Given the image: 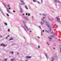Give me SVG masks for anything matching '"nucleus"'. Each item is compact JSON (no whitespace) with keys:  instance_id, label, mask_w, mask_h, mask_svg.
<instances>
[{"instance_id":"f257e3e1","label":"nucleus","mask_w":61,"mask_h":61,"mask_svg":"<svg viewBox=\"0 0 61 61\" xmlns=\"http://www.w3.org/2000/svg\"><path fill=\"white\" fill-rule=\"evenodd\" d=\"M23 23L24 25L23 26H24V27H25L26 29H27V30H28V28L27 27V26H26V25L25 24H26V22L25 21H23Z\"/></svg>"},{"instance_id":"f03ea898","label":"nucleus","mask_w":61,"mask_h":61,"mask_svg":"<svg viewBox=\"0 0 61 61\" xmlns=\"http://www.w3.org/2000/svg\"><path fill=\"white\" fill-rule=\"evenodd\" d=\"M41 20L42 21H41V25H43L44 24V23H46V22L45 21H44V19H42Z\"/></svg>"},{"instance_id":"7ed1b4c3","label":"nucleus","mask_w":61,"mask_h":61,"mask_svg":"<svg viewBox=\"0 0 61 61\" xmlns=\"http://www.w3.org/2000/svg\"><path fill=\"white\" fill-rule=\"evenodd\" d=\"M20 1L21 3L20 4L21 5H25V3L24 2V1H23V0H20Z\"/></svg>"},{"instance_id":"20e7f679","label":"nucleus","mask_w":61,"mask_h":61,"mask_svg":"<svg viewBox=\"0 0 61 61\" xmlns=\"http://www.w3.org/2000/svg\"><path fill=\"white\" fill-rule=\"evenodd\" d=\"M56 19L57 22H58V23L60 22V21L59 19H58V17H56Z\"/></svg>"},{"instance_id":"39448f33","label":"nucleus","mask_w":61,"mask_h":61,"mask_svg":"<svg viewBox=\"0 0 61 61\" xmlns=\"http://www.w3.org/2000/svg\"><path fill=\"white\" fill-rule=\"evenodd\" d=\"M20 7V12L21 13H23V10Z\"/></svg>"},{"instance_id":"423d86ee","label":"nucleus","mask_w":61,"mask_h":61,"mask_svg":"<svg viewBox=\"0 0 61 61\" xmlns=\"http://www.w3.org/2000/svg\"><path fill=\"white\" fill-rule=\"evenodd\" d=\"M46 25L48 27H50V25L49 24V23H48L47 22V24H46Z\"/></svg>"},{"instance_id":"0eeeda50","label":"nucleus","mask_w":61,"mask_h":61,"mask_svg":"<svg viewBox=\"0 0 61 61\" xmlns=\"http://www.w3.org/2000/svg\"><path fill=\"white\" fill-rule=\"evenodd\" d=\"M1 46H5L6 45L4 44L3 43H2L1 44Z\"/></svg>"},{"instance_id":"6e6552de","label":"nucleus","mask_w":61,"mask_h":61,"mask_svg":"<svg viewBox=\"0 0 61 61\" xmlns=\"http://www.w3.org/2000/svg\"><path fill=\"white\" fill-rule=\"evenodd\" d=\"M26 57V59H27L28 58H31V56H27Z\"/></svg>"},{"instance_id":"1a4fd4ad","label":"nucleus","mask_w":61,"mask_h":61,"mask_svg":"<svg viewBox=\"0 0 61 61\" xmlns=\"http://www.w3.org/2000/svg\"><path fill=\"white\" fill-rule=\"evenodd\" d=\"M48 38L50 39L49 41H51V37H48Z\"/></svg>"},{"instance_id":"9d476101","label":"nucleus","mask_w":61,"mask_h":61,"mask_svg":"<svg viewBox=\"0 0 61 61\" xmlns=\"http://www.w3.org/2000/svg\"><path fill=\"white\" fill-rule=\"evenodd\" d=\"M55 58L56 59V60H57V56L56 55H55Z\"/></svg>"},{"instance_id":"9b49d317","label":"nucleus","mask_w":61,"mask_h":61,"mask_svg":"<svg viewBox=\"0 0 61 61\" xmlns=\"http://www.w3.org/2000/svg\"><path fill=\"white\" fill-rule=\"evenodd\" d=\"M7 10L8 12L9 13H10V10H8V9H7Z\"/></svg>"},{"instance_id":"f8f14e48","label":"nucleus","mask_w":61,"mask_h":61,"mask_svg":"<svg viewBox=\"0 0 61 61\" xmlns=\"http://www.w3.org/2000/svg\"><path fill=\"white\" fill-rule=\"evenodd\" d=\"M0 11L1 12V13H2V14H3V15H4V13H3V12H2V10L1 9H0Z\"/></svg>"},{"instance_id":"ddd939ff","label":"nucleus","mask_w":61,"mask_h":61,"mask_svg":"<svg viewBox=\"0 0 61 61\" xmlns=\"http://www.w3.org/2000/svg\"><path fill=\"white\" fill-rule=\"evenodd\" d=\"M56 2H57V3H60V4H61L60 2L59 1V0H57V1Z\"/></svg>"},{"instance_id":"4468645a","label":"nucleus","mask_w":61,"mask_h":61,"mask_svg":"<svg viewBox=\"0 0 61 61\" xmlns=\"http://www.w3.org/2000/svg\"><path fill=\"white\" fill-rule=\"evenodd\" d=\"M45 31L46 33H49V32L48 31V30H45Z\"/></svg>"},{"instance_id":"2eb2a0df","label":"nucleus","mask_w":61,"mask_h":61,"mask_svg":"<svg viewBox=\"0 0 61 61\" xmlns=\"http://www.w3.org/2000/svg\"><path fill=\"white\" fill-rule=\"evenodd\" d=\"M52 59L51 61H53V60H54V58L53 57H52Z\"/></svg>"},{"instance_id":"dca6fc26","label":"nucleus","mask_w":61,"mask_h":61,"mask_svg":"<svg viewBox=\"0 0 61 61\" xmlns=\"http://www.w3.org/2000/svg\"><path fill=\"white\" fill-rule=\"evenodd\" d=\"M4 24L5 25H7V23L6 22H5Z\"/></svg>"},{"instance_id":"f3484780","label":"nucleus","mask_w":61,"mask_h":61,"mask_svg":"<svg viewBox=\"0 0 61 61\" xmlns=\"http://www.w3.org/2000/svg\"><path fill=\"white\" fill-rule=\"evenodd\" d=\"M25 8L26 9H28V8H27V6H25Z\"/></svg>"},{"instance_id":"a211bd4d","label":"nucleus","mask_w":61,"mask_h":61,"mask_svg":"<svg viewBox=\"0 0 61 61\" xmlns=\"http://www.w3.org/2000/svg\"><path fill=\"white\" fill-rule=\"evenodd\" d=\"M45 55L46 56V58H47V54H45Z\"/></svg>"},{"instance_id":"6ab92c4d","label":"nucleus","mask_w":61,"mask_h":61,"mask_svg":"<svg viewBox=\"0 0 61 61\" xmlns=\"http://www.w3.org/2000/svg\"><path fill=\"white\" fill-rule=\"evenodd\" d=\"M42 15H43L44 16H46V15L45 14H42Z\"/></svg>"},{"instance_id":"aec40b11","label":"nucleus","mask_w":61,"mask_h":61,"mask_svg":"<svg viewBox=\"0 0 61 61\" xmlns=\"http://www.w3.org/2000/svg\"><path fill=\"white\" fill-rule=\"evenodd\" d=\"M13 38H10V39L9 40H10H10H13Z\"/></svg>"},{"instance_id":"412c9836","label":"nucleus","mask_w":61,"mask_h":61,"mask_svg":"<svg viewBox=\"0 0 61 61\" xmlns=\"http://www.w3.org/2000/svg\"><path fill=\"white\" fill-rule=\"evenodd\" d=\"M57 0H54V2H55V3H56V2L57 1Z\"/></svg>"},{"instance_id":"4be33fe9","label":"nucleus","mask_w":61,"mask_h":61,"mask_svg":"<svg viewBox=\"0 0 61 61\" xmlns=\"http://www.w3.org/2000/svg\"><path fill=\"white\" fill-rule=\"evenodd\" d=\"M37 3H38L39 4H40V2H39V1H37Z\"/></svg>"},{"instance_id":"5701e85b","label":"nucleus","mask_w":61,"mask_h":61,"mask_svg":"<svg viewBox=\"0 0 61 61\" xmlns=\"http://www.w3.org/2000/svg\"><path fill=\"white\" fill-rule=\"evenodd\" d=\"M47 45H49V44H50V43H49V42H47Z\"/></svg>"},{"instance_id":"b1692460","label":"nucleus","mask_w":61,"mask_h":61,"mask_svg":"<svg viewBox=\"0 0 61 61\" xmlns=\"http://www.w3.org/2000/svg\"><path fill=\"white\" fill-rule=\"evenodd\" d=\"M42 35H43V33H42V32H41V36H42Z\"/></svg>"},{"instance_id":"393cba45","label":"nucleus","mask_w":61,"mask_h":61,"mask_svg":"<svg viewBox=\"0 0 61 61\" xmlns=\"http://www.w3.org/2000/svg\"><path fill=\"white\" fill-rule=\"evenodd\" d=\"M13 60H14V59H11V61H13Z\"/></svg>"},{"instance_id":"a878e982","label":"nucleus","mask_w":61,"mask_h":61,"mask_svg":"<svg viewBox=\"0 0 61 61\" xmlns=\"http://www.w3.org/2000/svg\"><path fill=\"white\" fill-rule=\"evenodd\" d=\"M28 16H30V14L29 13L28 14Z\"/></svg>"},{"instance_id":"bb28decb","label":"nucleus","mask_w":61,"mask_h":61,"mask_svg":"<svg viewBox=\"0 0 61 61\" xmlns=\"http://www.w3.org/2000/svg\"><path fill=\"white\" fill-rule=\"evenodd\" d=\"M33 2H36V0H33Z\"/></svg>"},{"instance_id":"cd10ccee","label":"nucleus","mask_w":61,"mask_h":61,"mask_svg":"<svg viewBox=\"0 0 61 61\" xmlns=\"http://www.w3.org/2000/svg\"><path fill=\"white\" fill-rule=\"evenodd\" d=\"M7 16H9V15L8 14H7Z\"/></svg>"},{"instance_id":"c85d7f7f","label":"nucleus","mask_w":61,"mask_h":61,"mask_svg":"<svg viewBox=\"0 0 61 61\" xmlns=\"http://www.w3.org/2000/svg\"><path fill=\"white\" fill-rule=\"evenodd\" d=\"M49 31H51V28H50V30H49Z\"/></svg>"},{"instance_id":"c756f323","label":"nucleus","mask_w":61,"mask_h":61,"mask_svg":"<svg viewBox=\"0 0 61 61\" xmlns=\"http://www.w3.org/2000/svg\"><path fill=\"white\" fill-rule=\"evenodd\" d=\"M8 32H9V31H10V29H8Z\"/></svg>"},{"instance_id":"7c9ffc66","label":"nucleus","mask_w":61,"mask_h":61,"mask_svg":"<svg viewBox=\"0 0 61 61\" xmlns=\"http://www.w3.org/2000/svg\"><path fill=\"white\" fill-rule=\"evenodd\" d=\"M23 28H24V29L26 31H27L26 30V29H25V28L23 27Z\"/></svg>"},{"instance_id":"2f4dec72","label":"nucleus","mask_w":61,"mask_h":61,"mask_svg":"<svg viewBox=\"0 0 61 61\" xmlns=\"http://www.w3.org/2000/svg\"><path fill=\"white\" fill-rule=\"evenodd\" d=\"M8 6L9 7H10V5H8Z\"/></svg>"},{"instance_id":"473e14b6","label":"nucleus","mask_w":61,"mask_h":61,"mask_svg":"<svg viewBox=\"0 0 61 61\" xmlns=\"http://www.w3.org/2000/svg\"><path fill=\"white\" fill-rule=\"evenodd\" d=\"M49 19L50 20H52L51 19Z\"/></svg>"},{"instance_id":"72a5a7b5","label":"nucleus","mask_w":61,"mask_h":61,"mask_svg":"<svg viewBox=\"0 0 61 61\" xmlns=\"http://www.w3.org/2000/svg\"><path fill=\"white\" fill-rule=\"evenodd\" d=\"M39 28H40V29H41V27L40 26H39Z\"/></svg>"},{"instance_id":"f704fd0d","label":"nucleus","mask_w":61,"mask_h":61,"mask_svg":"<svg viewBox=\"0 0 61 61\" xmlns=\"http://www.w3.org/2000/svg\"><path fill=\"white\" fill-rule=\"evenodd\" d=\"M13 53H14V52H11V54H13Z\"/></svg>"},{"instance_id":"c9c22d12","label":"nucleus","mask_w":61,"mask_h":61,"mask_svg":"<svg viewBox=\"0 0 61 61\" xmlns=\"http://www.w3.org/2000/svg\"><path fill=\"white\" fill-rule=\"evenodd\" d=\"M7 60V59H5V61H6Z\"/></svg>"},{"instance_id":"e433bc0d","label":"nucleus","mask_w":61,"mask_h":61,"mask_svg":"<svg viewBox=\"0 0 61 61\" xmlns=\"http://www.w3.org/2000/svg\"><path fill=\"white\" fill-rule=\"evenodd\" d=\"M26 15H27V13H26Z\"/></svg>"},{"instance_id":"4c0bfd02","label":"nucleus","mask_w":61,"mask_h":61,"mask_svg":"<svg viewBox=\"0 0 61 61\" xmlns=\"http://www.w3.org/2000/svg\"><path fill=\"white\" fill-rule=\"evenodd\" d=\"M4 5L5 7H6V6H5V5L4 4Z\"/></svg>"},{"instance_id":"58836bf2","label":"nucleus","mask_w":61,"mask_h":61,"mask_svg":"<svg viewBox=\"0 0 61 61\" xmlns=\"http://www.w3.org/2000/svg\"><path fill=\"white\" fill-rule=\"evenodd\" d=\"M51 34H53V31H52L51 32Z\"/></svg>"},{"instance_id":"ea45409f","label":"nucleus","mask_w":61,"mask_h":61,"mask_svg":"<svg viewBox=\"0 0 61 61\" xmlns=\"http://www.w3.org/2000/svg\"><path fill=\"white\" fill-rule=\"evenodd\" d=\"M41 1L42 3H43V1H42V0H41Z\"/></svg>"},{"instance_id":"a19ab883","label":"nucleus","mask_w":61,"mask_h":61,"mask_svg":"<svg viewBox=\"0 0 61 61\" xmlns=\"http://www.w3.org/2000/svg\"><path fill=\"white\" fill-rule=\"evenodd\" d=\"M9 10H10V9H11V8H9Z\"/></svg>"},{"instance_id":"79ce46f5","label":"nucleus","mask_w":61,"mask_h":61,"mask_svg":"<svg viewBox=\"0 0 61 61\" xmlns=\"http://www.w3.org/2000/svg\"><path fill=\"white\" fill-rule=\"evenodd\" d=\"M13 12H14V13H15V11L14 10H13Z\"/></svg>"},{"instance_id":"37998d69","label":"nucleus","mask_w":61,"mask_h":61,"mask_svg":"<svg viewBox=\"0 0 61 61\" xmlns=\"http://www.w3.org/2000/svg\"><path fill=\"white\" fill-rule=\"evenodd\" d=\"M22 15H25V14L23 13V14Z\"/></svg>"},{"instance_id":"c03bdc74","label":"nucleus","mask_w":61,"mask_h":61,"mask_svg":"<svg viewBox=\"0 0 61 61\" xmlns=\"http://www.w3.org/2000/svg\"><path fill=\"white\" fill-rule=\"evenodd\" d=\"M43 32H44V30H42Z\"/></svg>"},{"instance_id":"a18cd8bd","label":"nucleus","mask_w":61,"mask_h":61,"mask_svg":"<svg viewBox=\"0 0 61 61\" xmlns=\"http://www.w3.org/2000/svg\"><path fill=\"white\" fill-rule=\"evenodd\" d=\"M32 19H33V16H32Z\"/></svg>"},{"instance_id":"49530a36","label":"nucleus","mask_w":61,"mask_h":61,"mask_svg":"<svg viewBox=\"0 0 61 61\" xmlns=\"http://www.w3.org/2000/svg\"><path fill=\"white\" fill-rule=\"evenodd\" d=\"M51 37H53V36H51Z\"/></svg>"},{"instance_id":"de8ad7c7","label":"nucleus","mask_w":61,"mask_h":61,"mask_svg":"<svg viewBox=\"0 0 61 61\" xmlns=\"http://www.w3.org/2000/svg\"><path fill=\"white\" fill-rule=\"evenodd\" d=\"M43 19H45V18L44 17H43Z\"/></svg>"},{"instance_id":"09e8293b","label":"nucleus","mask_w":61,"mask_h":61,"mask_svg":"<svg viewBox=\"0 0 61 61\" xmlns=\"http://www.w3.org/2000/svg\"><path fill=\"white\" fill-rule=\"evenodd\" d=\"M38 47L39 48H40V47H39V46H38Z\"/></svg>"},{"instance_id":"8fccbe9b","label":"nucleus","mask_w":61,"mask_h":61,"mask_svg":"<svg viewBox=\"0 0 61 61\" xmlns=\"http://www.w3.org/2000/svg\"><path fill=\"white\" fill-rule=\"evenodd\" d=\"M8 36V37H9V35H8V36Z\"/></svg>"},{"instance_id":"3c124183","label":"nucleus","mask_w":61,"mask_h":61,"mask_svg":"<svg viewBox=\"0 0 61 61\" xmlns=\"http://www.w3.org/2000/svg\"><path fill=\"white\" fill-rule=\"evenodd\" d=\"M25 61H27V60H25Z\"/></svg>"},{"instance_id":"603ef678","label":"nucleus","mask_w":61,"mask_h":61,"mask_svg":"<svg viewBox=\"0 0 61 61\" xmlns=\"http://www.w3.org/2000/svg\"><path fill=\"white\" fill-rule=\"evenodd\" d=\"M38 37V38H40L39 37Z\"/></svg>"},{"instance_id":"864d4df0","label":"nucleus","mask_w":61,"mask_h":61,"mask_svg":"<svg viewBox=\"0 0 61 61\" xmlns=\"http://www.w3.org/2000/svg\"><path fill=\"white\" fill-rule=\"evenodd\" d=\"M6 39H7V37H6Z\"/></svg>"},{"instance_id":"5fc2aeb1","label":"nucleus","mask_w":61,"mask_h":61,"mask_svg":"<svg viewBox=\"0 0 61 61\" xmlns=\"http://www.w3.org/2000/svg\"><path fill=\"white\" fill-rule=\"evenodd\" d=\"M17 54L18 55V54H19V53H17Z\"/></svg>"},{"instance_id":"6e6d98bb","label":"nucleus","mask_w":61,"mask_h":61,"mask_svg":"<svg viewBox=\"0 0 61 61\" xmlns=\"http://www.w3.org/2000/svg\"><path fill=\"white\" fill-rule=\"evenodd\" d=\"M53 49H55V48L54 47H53Z\"/></svg>"},{"instance_id":"4d7b16f0","label":"nucleus","mask_w":61,"mask_h":61,"mask_svg":"<svg viewBox=\"0 0 61 61\" xmlns=\"http://www.w3.org/2000/svg\"><path fill=\"white\" fill-rule=\"evenodd\" d=\"M55 5H56H56H56V4H55Z\"/></svg>"},{"instance_id":"13d9d810","label":"nucleus","mask_w":61,"mask_h":61,"mask_svg":"<svg viewBox=\"0 0 61 61\" xmlns=\"http://www.w3.org/2000/svg\"><path fill=\"white\" fill-rule=\"evenodd\" d=\"M32 32V31H30V32Z\"/></svg>"},{"instance_id":"bf43d9fd","label":"nucleus","mask_w":61,"mask_h":61,"mask_svg":"<svg viewBox=\"0 0 61 61\" xmlns=\"http://www.w3.org/2000/svg\"><path fill=\"white\" fill-rule=\"evenodd\" d=\"M40 15H41V14H40Z\"/></svg>"},{"instance_id":"052dcab7","label":"nucleus","mask_w":61,"mask_h":61,"mask_svg":"<svg viewBox=\"0 0 61 61\" xmlns=\"http://www.w3.org/2000/svg\"><path fill=\"white\" fill-rule=\"evenodd\" d=\"M3 4L4 5H5L4 3H3Z\"/></svg>"},{"instance_id":"680f3d73","label":"nucleus","mask_w":61,"mask_h":61,"mask_svg":"<svg viewBox=\"0 0 61 61\" xmlns=\"http://www.w3.org/2000/svg\"><path fill=\"white\" fill-rule=\"evenodd\" d=\"M21 26H22L23 27V26H22V25H21Z\"/></svg>"},{"instance_id":"e2e57ef3","label":"nucleus","mask_w":61,"mask_h":61,"mask_svg":"<svg viewBox=\"0 0 61 61\" xmlns=\"http://www.w3.org/2000/svg\"><path fill=\"white\" fill-rule=\"evenodd\" d=\"M24 39H25V38H24Z\"/></svg>"},{"instance_id":"0e129e2a","label":"nucleus","mask_w":61,"mask_h":61,"mask_svg":"<svg viewBox=\"0 0 61 61\" xmlns=\"http://www.w3.org/2000/svg\"><path fill=\"white\" fill-rule=\"evenodd\" d=\"M10 52V53H11V52Z\"/></svg>"},{"instance_id":"69168bd1","label":"nucleus","mask_w":61,"mask_h":61,"mask_svg":"<svg viewBox=\"0 0 61 61\" xmlns=\"http://www.w3.org/2000/svg\"><path fill=\"white\" fill-rule=\"evenodd\" d=\"M0 60H1V59H0Z\"/></svg>"}]
</instances>
